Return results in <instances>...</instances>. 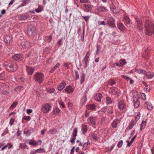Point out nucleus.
Segmentation results:
<instances>
[{"label":"nucleus","mask_w":154,"mask_h":154,"mask_svg":"<svg viewBox=\"0 0 154 154\" xmlns=\"http://www.w3.org/2000/svg\"><path fill=\"white\" fill-rule=\"evenodd\" d=\"M4 66L5 68L11 72H14L15 71L17 68V64L11 61L5 63Z\"/></svg>","instance_id":"f257e3e1"},{"label":"nucleus","mask_w":154,"mask_h":154,"mask_svg":"<svg viewBox=\"0 0 154 154\" xmlns=\"http://www.w3.org/2000/svg\"><path fill=\"white\" fill-rule=\"evenodd\" d=\"M45 76L44 74L40 72H37L34 75L33 79L36 82L41 83L44 81Z\"/></svg>","instance_id":"f03ea898"},{"label":"nucleus","mask_w":154,"mask_h":154,"mask_svg":"<svg viewBox=\"0 0 154 154\" xmlns=\"http://www.w3.org/2000/svg\"><path fill=\"white\" fill-rule=\"evenodd\" d=\"M135 26L138 30H141L143 28V24L142 20L140 18L137 17H135Z\"/></svg>","instance_id":"7ed1b4c3"},{"label":"nucleus","mask_w":154,"mask_h":154,"mask_svg":"<svg viewBox=\"0 0 154 154\" xmlns=\"http://www.w3.org/2000/svg\"><path fill=\"white\" fill-rule=\"evenodd\" d=\"M51 106L48 103L44 104L42 106L41 110L45 113H48L51 109Z\"/></svg>","instance_id":"20e7f679"},{"label":"nucleus","mask_w":154,"mask_h":154,"mask_svg":"<svg viewBox=\"0 0 154 154\" xmlns=\"http://www.w3.org/2000/svg\"><path fill=\"white\" fill-rule=\"evenodd\" d=\"M134 105L135 108H138L140 104V102L138 100V97L137 94L133 96Z\"/></svg>","instance_id":"39448f33"},{"label":"nucleus","mask_w":154,"mask_h":154,"mask_svg":"<svg viewBox=\"0 0 154 154\" xmlns=\"http://www.w3.org/2000/svg\"><path fill=\"white\" fill-rule=\"evenodd\" d=\"M21 45L24 49L27 50L30 48V43L27 41L24 40L21 42Z\"/></svg>","instance_id":"423d86ee"},{"label":"nucleus","mask_w":154,"mask_h":154,"mask_svg":"<svg viewBox=\"0 0 154 154\" xmlns=\"http://www.w3.org/2000/svg\"><path fill=\"white\" fill-rule=\"evenodd\" d=\"M107 25L109 27L114 28L115 26V21L112 17H110L107 20Z\"/></svg>","instance_id":"0eeeda50"},{"label":"nucleus","mask_w":154,"mask_h":154,"mask_svg":"<svg viewBox=\"0 0 154 154\" xmlns=\"http://www.w3.org/2000/svg\"><path fill=\"white\" fill-rule=\"evenodd\" d=\"M8 86L5 83H2L0 85V91L4 94L7 93V89Z\"/></svg>","instance_id":"6e6552de"},{"label":"nucleus","mask_w":154,"mask_h":154,"mask_svg":"<svg viewBox=\"0 0 154 154\" xmlns=\"http://www.w3.org/2000/svg\"><path fill=\"white\" fill-rule=\"evenodd\" d=\"M123 20L125 24L127 27L131 29L132 28L131 25V22L129 18L127 16H125L124 17Z\"/></svg>","instance_id":"1a4fd4ad"},{"label":"nucleus","mask_w":154,"mask_h":154,"mask_svg":"<svg viewBox=\"0 0 154 154\" xmlns=\"http://www.w3.org/2000/svg\"><path fill=\"white\" fill-rule=\"evenodd\" d=\"M74 89L69 85L67 86L63 90V92L69 94H71L73 91Z\"/></svg>","instance_id":"9d476101"},{"label":"nucleus","mask_w":154,"mask_h":154,"mask_svg":"<svg viewBox=\"0 0 154 154\" xmlns=\"http://www.w3.org/2000/svg\"><path fill=\"white\" fill-rule=\"evenodd\" d=\"M88 123L89 125H94L96 124V119L95 117L93 116H91L89 117L87 119Z\"/></svg>","instance_id":"9b49d317"},{"label":"nucleus","mask_w":154,"mask_h":154,"mask_svg":"<svg viewBox=\"0 0 154 154\" xmlns=\"http://www.w3.org/2000/svg\"><path fill=\"white\" fill-rule=\"evenodd\" d=\"M85 11L88 12H91L93 8L92 5L89 4H85L83 5Z\"/></svg>","instance_id":"f8f14e48"},{"label":"nucleus","mask_w":154,"mask_h":154,"mask_svg":"<svg viewBox=\"0 0 154 154\" xmlns=\"http://www.w3.org/2000/svg\"><path fill=\"white\" fill-rule=\"evenodd\" d=\"M35 31V28L32 26H30L27 28V34L29 35H32L34 33Z\"/></svg>","instance_id":"ddd939ff"},{"label":"nucleus","mask_w":154,"mask_h":154,"mask_svg":"<svg viewBox=\"0 0 154 154\" xmlns=\"http://www.w3.org/2000/svg\"><path fill=\"white\" fill-rule=\"evenodd\" d=\"M89 56H85L83 58L82 63L83 64L84 68H86L88 64Z\"/></svg>","instance_id":"4468645a"},{"label":"nucleus","mask_w":154,"mask_h":154,"mask_svg":"<svg viewBox=\"0 0 154 154\" xmlns=\"http://www.w3.org/2000/svg\"><path fill=\"white\" fill-rule=\"evenodd\" d=\"M107 9L106 8L103 6H100L97 9L96 13L97 14H99L100 13H104L107 11Z\"/></svg>","instance_id":"2eb2a0df"},{"label":"nucleus","mask_w":154,"mask_h":154,"mask_svg":"<svg viewBox=\"0 0 154 154\" xmlns=\"http://www.w3.org/2000/svg\"><path fill=\"white\" fill-rule=\"evenodd\" d=\"M120 123V120L118 119H115L112 122L111 125L112 128H116L117 127L118 124Z\"/></svg>","instance_id":"dca6fc26"},{"label":"nucleus","mask_w":154,"mask_h":154,"mask_svg":"<svg viewBox=\"0 0 154 154\" xmlns=\"http://www.w3.org/2000/svg\"><path fill=\"white\" fill-rule=\"evenodd\" d=\"M23 57V55L20 54H16L13 57V59L15 60L20 61L22 60Z\"/></svg>","instance_id":"f3484780"},{"label":"nucleus","mask_w":154,"mask_h":154,"mask_svg":"<svg viewBox=\"0 0 154 154\" xmlns=\"http://www.w3.org/2000/svg\"><path fill=\"white\" fill-rule=\"evenodd\" d=\"M118 106L119 109L121 110L124 109L125 107V103L123 101L121 100L119 101Z\"/></svg>","instance_id":"a211bd4d"},{"label":"nucleus","mask_w":154,"mask_h":154,"mask_svg":"<svg viewBox=\"0 0 154 154\" xmlns=\"http://www.w3.org/2000/svg\"><path fill=\"white\" fill-rule=\"evenodd\" d=\"M26 67V70L28 74L29 75H32L35 70L34 68L29 66H27Z\"/></svg>","instance_id":"6ab92c4d"},{"label":"nucleus","mask_w":154,"mask_h":154,"mask_svg":"<svg viewBox=\"0 0 154 154\" xmlns=\"http://www.w3.org/2000/svg\"><path fill=\"white\" fill-rule=\"evenodd\" d=\"M29 18V16L27 15L26 14H20L18 18L20 20H23L28 19Z\"/></svg>","instance_id":"aec40b11"},{"label":"nucleus","mask_w":154,"mask_h":154,"mask_svg":"<svg viewBox=\"0 0 154 154\" xmlns=\"http://www.w3.org/2000/svg\"><path fill=\"white\" fill-rule=\"evenodd\" d=\"M145 106L149 110H151L153 108V106L152 104L149 102H146L144 104Z\"/></svg>","instance_id":"412c9836"},{"label":"nucleus","mask_w":154,"mask_h":154,"mask_svg":"<svg viewBox=\"0 0 154 154\" xmlns=\"http://www.w3.org/2000/svg\"><path fill=\"white\" fill-rule=\"evenodd\" d=\"M103 97L102 94L100 93L97 94L95 97V99L98 102L101 101V99Z\"/></svg>","instance_id":"4be33fe9"},{"label":"nucleus","mask_w":154,"mask_h":154,"mask_svg":"<svg viewBox=\"0 0 154 154\" xmlns=\"http://www.w3.org/2000/svg\"><path fill=\"white\" fill-rule=\"evenodd\" d=\"M66 83L63 81L58 86V89L59 91H61L66 86Z\"/></svg>","instance_id":"5701e85b"},{"label":"nucleus","mask_w":154,"mask_h":154,"mask_svg":"<svg viewBox=\"0 0 154 154\" xmlns=\"http://www.w3.org/2000/svg\"><path fill=\"white\" fill-rule=\"evenodd\" d=\"M88 130V128L87 126L85 125H82L81 131L82 134H84Z\"/></svg>","instance_id":"b1692460"},{"label":"nucleus","mask_w":154,"mask_h":154,"mask_svg":"<svg viewBox=\"0 0 154 154\" xmlns=\"http://www.w3.org/2000/svg\"><path fill=\"white\" fill-rule=\"evenodd\" d=\"M90 144V143L89 140H88L86 143H85L83 144L82 149L84 150H87L88 148V145Z\"/></svg>","instance_id":"393cba45"},{"label":"nucleus","mask_w":154,"mask_h":154,"mask_svg":"<svg viewBox=\"0 0 154 154\" xmlns=\"http://www.w3.org/2000/svg\"><path fill=\"white\" fill-rule=\"evenodd\" d=\"M19 147L22 149H28V146L25 143H21L19 144Z\"/></svg>","instance_id":"a878e982"},{"label":"nucleus","mask_w":154,"mask_h":154,"mask_svg":"<svg viewBox=\"0 0 154 154\" xmlns=\"http://www.w3.org/2000/svg\"><path fill=\"white\" fill-rule=\"evenodd\" d=\"M57 132V130L54 128H53L49 130L47 133L49 134H56Z\"/></svg>","instance_id":"bb28decb"},{"label":"nucleus","mask_w":154,"mask_h":154,"mask_svg":"<svg viewBox=\"0 0 154 154\" xmlns=\"http://www.w3.org/2000/svg\"><path fill=\"white\" fill-rule=\"evenodd\" d=\"M135 71L138 73L145 75L146 73V72L144 70L142 69H136Z\"/></svg>","instance_id":"cd10ccee"},{"label":"nucleus","mask_w":154,"mask_h":154,"mask_svg":"<svg viewBox=\"0 0 154 154\" xmlns=\"http://www.w3.org/2000/svg\"><path fill=\"white\" fill-rule=\"evenodd\" d=\"M136 122L134 120H132L128 126V128L129 129H131L135 125Z\"/></svg>","instance_id":"c85d7f7f"},{"label":"nucleus","mask_w":154,"mask_h":154,"mask_svg":"<svg viewBox=\"0 0 154 154\" xmlns=\"http://www.w3.org/2000/svg\"><path fill=\"white\" fill-rule=\"evenodd\" d=\"M145 76L148 79H150L152 78L154 76V74L150 72H148L145 74Z\"/></svg>","instance_id":"c756f323"},{"label":"nucleus","mask_w":154,"mask_h":154,"mask_svg":"<svg viewBox=\"0 0 154 154\" xmlns=\"http://www.w3.org/2000/svg\"><path fill=\"white\" fill-rule=\"evenodd\" d=\"M136 137V135L134 136L131 139V141L129 142L128 141H127V142L128 143L127 147H129L131 146L132 143H133L134 140Z\"/></svg>","instance_id":"7c9ffc66"},{"label":"nucleus","mask_w":154,"mask_h":154,"mask_svg":"<svg viewBox=\"0 0 154 154\" xmlns=\"http://www.w3.org/2000/svg\"><path fill=\"white\" fill-rule=\"evenodd\" d=\"M146 122L144 121H142V122L141 124L140 128V131H142V130L143 129L145 128L146 126Z\"/></svg>","instance_id":"2f4dec72"},{"label":"nucleus","mask_w":154,"mask_h":154,"mask_svg":"<svg viewBox=\"0 0 154 154\" xmlns=\"http://www.w3.org/2000/svg\"><path fill=\"white\" fill-rule=\"evenodd\" d=\"M44 10L43 8L41 5H39L38 8L35 9V11L37 13H39L43 11Z\"/></svg>","instance_id":"473e14b6"},{"label":"nucleus","mask_w":154,"mask_h":154,"mask_svg":"<svg viewBox=\"0 0 154 154\" xmlns=\"http://www.w3.org/2000/svg\"><path fill=\"white\" fill-rule=\"evenodd\" d=\"M109 93L110 94L116 95L118 96V92L113 88L111 89L109 91Z\"/></svg>","instance_id":"72a5a7b5"},{"label":"nucleus","mask_w":154,"mask_h":154,"mask_svg":"<svg viewBox=\"0 0 154 154\" xmlns=\"http://www.w3.org/2000/svg\"><path fill=\"white\" fill-rule=\"evenodd\" d=\"M60 66V64L59 63H57L52 68L50 71L51 73H52L54 72L57 68H58Z\"/></svg>","instance_id":"f704fd0d"},{"label":"nucleus","mask_w":154,"mask_h":154,"mask_svg":"<svg viewBox=\"0 0 154 154\" xmlns=\"http://www.w3.org/2000/svg\"><path fill=\"white\" fill-rule=\"evenodd\" d=\"M29 144L31 145L35 146L38 144V143L35 140H29Z\"/></svg>","instance_id":"c9c22d12"},{"label":"nucleus","mask_w":154,"mask_h":154,"mask_svg":"<svg viewBox=\"0 0 154 154\" xmlns=\"http://www.w3.org/2000/svg\"><path fill=\"white\" fill-rule=\"evenodd\" d=\"M118 29L121 31L123 30L124 29L125 27L123 24L121 23H119L117 24Z\"/></svg>","instance_id":"e433bc0d"},{"label":"nucleus","mask_w":154,"mask_h":154,"mask_svg":"<svg viewBox=\"0 0 154 154\" xmlns=\"http://www.w3.org/2000/svg\"><path fill=\"white\" fill-rule=\"evenodd\" d=\"M82 18L84 20L86 23L88 22L89 20V19L90 17V15H87V16H83L82 15H81Z\"/></svg>","instance_id":"4c0bfd02"},{"label":"nucleus","mask_w":154,"mask_h":154,"mask_svg":"<svg viewBox=\"0 0 154 154\" xmlns=\"http://www.w3.org/2000/svg\"><path fill=\"white\" fill-rule=\"evenodd\" d=\"M85 78V74L84 73H82L81 76L80 83L82 84L84 82Z\"/></svg>","instance_id":"58836bf2"},{"label":"nucleus","mask_w":154,"mask_h":154,"mask_svg":"<svg viewBox=\"0 0 154 154\" xmlns=\"http://www.w3.org/2000/svg\"><path fill=\"white\" fill-rule=\"evenodd\" d=\"M106 103L107 104H109L112 103V101L111 98L110 97H106Z\"/></svg>","instance_id":"ea45409f"},{"label":"nucleus","mask_w":154,"mask_h":154,"mask_svg":"<svg viewBox=\"0 0 154 154\" xmlns=\"http://www.w3.org/2000/svg\"><path fill=\"white\" fill-rule=\"evenodd\" d=\"M18 104L17 102L14 101L13 103L10 107V109H13Z\"/></svg>","instance_id":"a19ab883"},{"label":"nucleus","mask_w":154,"mask_h":154,"mask_svg":"<svg viewBox=\"0 0 154 154\" xmlns=\"http://www.w3.org/2000/svg\"><path fill=\"white\" fill-rule=\"evenodd\" d=\"M37 153H41L45 152V151L44 148L42 149L41 148L39 149H37L36 150Z\"/></svg>","instance_id":"79ce46f5"},{"label":"nucleus","mask_w":154,"mask_h":154,"mask_svg":"<svg viewBox=\"0 0 154 154\" xmlns=\"http://www.w3.org/2000/svg\"><path fill=\"white\" fill-rule=\"evenodd\" d=\"M87 108L91 110H93L95 108V106L94 104H90L87 106Z\"/></svg>","instance_id":"37998d69"},{"label":"nucleus","mask_w":154,"mask_h":154,"mask_svg":"<svg viewBox=\"0 0 154 154\" xmlns=\"http://www.w3.org/2000/svg\"><path fill=\"white\" fill-rule=\"evenodd\" d=\"M140 116V112H138L137 115L135 116V121L136 122L139 120Z\"/></svg>","instance_id":"c03bdc74"},{"label":"nucleus","mask_w":154,"mask_h":154,"mask_svg":"<svg viewBox=\"0 0 154 154\" xmlns=\"http://www.w3.org/2000/svg\"><path fill=\"white\" fill-rule=\"evenodd\" d=\"M31 119V117L29 116H24L22 118V119L26 120L27 121L30 120Z\"/></svg>","instance_id":"a18cd8bd"},{"label":"nucleus","mask_w":154,"mask_h":154,"mask_svg":"<svg viewBox=\"0 0 154 154\" xmlns=\"http://www.w3.org/2000/svg\"><path fill=\"white\" fill-rule=\"evenodd\" d=\"M33 131L32 128L30 129H29V130H27L26 132V134L30 136L31 134L33 133Z\"/></svg>","instance_id":"49530a36"},{"label":"nucleus","mask_w":154,"mask_h":154,"mask_svg":"<svg viewBox=\"0 0 154 154\" xmlns=\"http://www.w3.org/2000/svg\"><path fill=\"white\" fill-rule=\"evenodd\" d=\"M106 111H107V113L109 114H111L113 113V109L112 108L110 107L108 109H106Z\"/></svg>","instance_id":"de8ad7c7"},{"label":"nucleus","mask_w":154,"mask_h":154,"mask_svg":"<svg viewBox=\"0 0 154 154\" xmlns=\"http://www.w3.org/2000/svg\"><path fill=\"white\" fill-rule=\"evenodd\" d=\"M78 1V0H74L73 4L75 7L79 8H80V6L79 4L77 3V1Z\"/></svg>","instance_id":"09e8293b"},{"label":"nucleus","mask_w":154,"mask_h":154,"mask_svg":"<svg viewBox=\"0 0 154 154\" xmlns=\"http://www.w3.org/2000/svg\"><path fill=\"white\" fill-rule=\"evenodd\" d=\"M78 131V129L77 128H74L73 132V133L72 135H73L75 136H77V133Z\"/></svg>","instance_id":"8fccbe9b"},{"label":"nucleus","mask_w":154,"mask_h":154,"mask_svg":"<svg viewBox=\"0 0 154 154\" xmlns=\"http://www.w3.org/2000/svg\"><path fill=\"white\" fill-rule=\"evenodd\" d=\"M74 72H75V75L76 76L75 79V80H77V79H79V73H78V71L76 70H75Z\"/></svg>","instance_id":"3c124183"},{"label":"nucleus","mask_w":154,"mask_h":154,"mask_svg":"<svg viewBox=\"0 0 154 154\" xmlns=\"http://www.w3.org/2000/svg\"><path fill=\"white\" fill-rule=\"evenodd\" d=\"M123 140H121L117 144V146L119 148H120L123 144Z\"/></svg>","instance_id":"603ef678"},{"label":"nucleus","mask_w":154,"mask_h":154,"mask_svg":"<svg viewBox=\"0 0 154 154\" xmlns=\"http://www.w3.org/2000/svg\"><path fill=\"white\" fill-rule=\"evenodd\" d=\"M76 136H75L73 135H72V137L71 139L70 140V142L72 143H74L76 139Z\"/></svg>","instance_id":"864d4df0"},{"label":"nucleus","mask_w":154,"mask_h":154,"mask_svg":"<svg viewBox=\"0 0 154 154\" xmlns=\"http://www.w3.org/2000/svg\"><path fill=\"white\" fill-rule=\"evenodd\" d=\"M91 137L93 139L95 140H97L98 139V137L94 133L92 134Z\"/></svg>","instance_id":"5fc2aeb1"},{"label":"nucleus","mask_w":154,"mask_h":154,"mask_svg":"<svg viewBox=\"0 0 154 154\" xmlns=\"http://www.w3.org/2000/svg\"><path fill=\"white\" fill-rule=\"evenodd\" d=\"M127 63L126 62V60L125 59H121L120 60V64L122 65H123Z\"/></svg>","instance_id":"6e6d98bb"},{"label":"nucleus","mask_w":154,"mask_h":154,"mask_svg":"<svg viewBox=\"0 0 154 154\" xmlns=\"http://www.w3.org/2000/svg\"><path fill=\"white\" fill-rule=\"evenodd\" d=\"M71 63H65V62H64V64H63V66H64V67H66L68 69V68H69V65Z\"/></svg>","instance_id":"4d7b16f0"},{"label":"nucleus","mask_w":154,"mask_h":154,"mask_svg":"<svg viewBox=\"0 0 154 154\" xmlns=\"http://www.w3.org/2000/svg\"><path fill=\"white\" fill-rule=\"evenodd\" d=\"M80 2L81 3H88L90 2L89 0H80Z\"/></svg>","instance_id":"13d9d810"},{"label":"nucleus","mask_w":154,"mask_h":154,"mask_svg":"<svg viewBox=\"0 0 154 154\" xmlns=\"http://www.w3.org/2000/svg\"><path fill=\"white\" fill-rule=\"evenodd\" d=\"M46 38L47 39V40L48 42H51V39L52 38V36L51 35L47 36L46 37Z\"/></svg>","instance_id":"bf43d9fd"},{"label":"nucleus","mask_w":154,"mask_h":154,"mask_svg":"<svg viewBox=\"0 0 154 154\" xmlns=\"http://www.w3.org/2000/svg\"><path fill=\"white\" fill-rule=\"evenodd\" d=\"M14 121V119L13 118H11L9 121V125H10V126H11L12 125H13Z\"/></svg>","instance_id":"052dcab7"},{"label":"nucleus","mask_w":154,"mask_h":154,"mask_svg":"<svg viewBox=\"0 0 154 154\" xmlns=\"http://www.w3.org/2000/svg\"><path fill=\"white\" fill-rule=\"evenodd\" d=\"M54 91V88H48L47 90V92L50 93H53Z\"/></svg>","instance_id":"680f3d73"},{"label":"nucleus","mask_w":154,"mask_h":154,"mask_svg":"<svg viewBox=\"0 0 154 154\" xmlns=\"http://www.w3.org/2000/svg\"><path fill=\"white\" fill-rule=\"evenodd\" d=\"M59 103L60 106H61L63 108H64L65 107L64 104L63 102L60 101L59 102Z\"/></svg>","instance_id":"e2e57ef3"},{"label":"nucleus","mask_w":154,"mask_h":154,"mask_svg":"<svg viewBox=\"0 0 154 154\" xmlns=\"http://www.w3.org/2000/svg\"><path fill=\"white\" fill-rule=\"evenodd\" d=\"M115 82L113 80H111L109 82V83L111 85H112L115 84Z\"/></svg>","instance_id":"0e129e2a"},{"label":"nucleus","mask_w":154,"mask_h":154,"mask_svg":"<svg viewBox=\"0 0 154 154\" xmlns=\"http://www.w3.org/2000/svg\"><path fill=\"white\" fill-rule=\"evenodd\" d=\"M30 2V0H24L23 1V3L25 5L28 4Z\"/></svg>","instance_id":"69168bd1"},{"label":"nucleus","mask_w":154,"mask_h":154,"mask_svg":"<svg viewBox=\"0 0 154 154\" xmlns=\"http://www.w3.org/2000/svg\"><path fill=\"white\" fill-rule=\"evenodd\" d=\"M7 145V147L8 146V149L11 148L13 146L12 145L11 143H8Z\"/></svg>","instance_id":"338daca9"},{"label":"nucleus","mask_w":154,"mask_h":154,"mask_svg":"<svg viewBox=\"0 0 154 154\" xmlns=\"http://www.w3.org/2000/svg\"><path fill=\"white\" fill-rule=\"evenodd\" d=\"M37 153L36 150L32 149L31 150L30 154H36Z\"/></svg>","instance_id":"774afa93"}]
</instances>
